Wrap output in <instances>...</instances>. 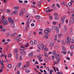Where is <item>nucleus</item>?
I'll return each mask as SVG.
<instances>
[{
    "instance_id": "1",
    "label": "nucleus",
    "mask_w": 74,
    "mask_h": 74,
    "mask_svg": "<svg viewBox=\"0 0 74 74\" xmlns=\"http://www.w3.org/2000/svg\"><path fill=\"white\" fill-rule=\"evenodd\" d=\"M6 19L5 18V17L4 16H2V19L1 20V21L3 23V25H7L8 23V21H6Z\"/></svg>"
},
{
    "instance_id": "2",
    "label": "nucleus",
    "mask_w": 74,
    "mask_h": 74,
    "mask_svg": "<svg viewBox=\"0 0 74 74\" xmlns=\"http://www.w3.org/2000/svg\"><path fill=\"white\" fill-rule=\"evenodd\" d=\"M26 12V9H22L21 10V12L19 14V16H22L23 14Z\"/></svg>"
},
{
    "instance_id": "3",
    "label": "nucleus",
    "mask_w": 74,
    "mask_h": 74,
    "mask_svg": "<svg viewBox=\"0 0 74 74\" xmlns=\"http://www.w3.org/2000/svg\"><path fill=\"white\" fill-rule=\"evenodd\" d=\"M51 31V29L47 28L46 29V30L44 31V32L45 33H48L50 32Z\"/></svg>"
},
{
    "instance_id": "4",
    "label": "nucleus",
    "mask_w": 74,
    "mask_h": 74,
    "mask_svg": "<svg viewBox=\"0 0 74 74\" xmlns=\"http://www.w3.org/2000/svg\"><path fill=\"white\" fill-rule=\"evenodd\" d=\"M74 19H73V18H71V20L69 22V26H71V25L70 24H73V23L74 22Z\"/></svg>"
},
{
    "instance_id": "5",
    "label": "nucleus",
    "mask_w": 74,
    "mask_h": 74,
    "mask_svg": "<svg viewBox=\"0 0 74 74\" xmlns=\"http://www.w3.org/2000/svg\"><path fill=\"white\" fill-rule=\"evenodd\" d=\"M53 9L50 10L49 7H48L46 9V12H51L52 11H53Z\"/></svg>"
},
{
    "instance_id": "6",
    "label": "nucleus",
    "mask_w": 74,
    "mask_h": 74,
    "mask_svg": "<svg viewBox=\"0 0 74 74\" xmlns=\"http://www.w3.org/2000/svg\"><path fill=\"white\" fill-rule=\"evenodd\" d=\"M30 22H31V20L29 19L26 23L27 27H29V24H28V23H30Z\"/></svg>"
},
{
    "instance_id": "7",
    "label": "nucleus",
    "mask_w": 74,
    "mask_h": 74,
    "mask_svg": "<svg viewBox=\"0 0 74 74\" xmlns=\"http://www.w3.org/2000/svg\"><path fill=\"white\" fill-rule=\"evenodd\" d=\"M22 65V63L21 62H19L18 63V69H21V65Z\"/></svg>"
},
{
    "instance_id": "8",
    "label": "nucleus",
    "mask_w": 74,
    "mask_h": 74,
    "mask_svg": "<svg viewBox=\"0 0 74 74\" xmlns=\"http://www.w3.org/2000/svg\"><path fill=\"white\" fill-rule=\"evenodd\" d=\"M1 32H5L6 31V29L4 28H3L1 30Z\"/></svg>"
},
{
    "instance_id": "9",
    "label": "nucleus",
    "mask_w": 74,
    "mask_h": 74,
    "mask_svg": "<svg viewBox=\"0 0 74 74\" xmlns=\"http://www.w3.org/2000/svg\"><path fill=\"white\" fill-rule=\"evenodd\" d=\"M69 34L70 35L71 34H73V29H72V28H71L70 29V31H69Z\"/></svg>"
},
{
    "instance_id": "10",
    "label": "nucleus",
    "mask_w": 74,
    "mask_h": 74,
    "mask_svg": "<svg viewBox=\"0 0 74 74\" xmlns=\"http://www.w3.org/2000/svg\"><path fill=\"white\" fill-rule=\"evenodd\" d=\"M7 67L9 69H11L12 68V65L11 64H8L7 66Z\"/></svg>"
},
{
    "instance_id": "11",
    "label": "nucleus",
    "mask_w": 74,
    "mask_h": 74,
    "mask_svg": "<svg viewBox=\"0 0 74 74\" xmlns=\"http://www.w3.org/2000/svg\"><path fill=\"white\" fill-rule=\"evenodd\" d=\"M30 16V14L29 13H26L25 15V16L26 18H28V17Z\"/></svg>"
},
{
    "instance_id": "12",
    "label": "nucleus",
    "mask_w": 74,
    "mask_h": 74,
    "mask_svg": "<svg viewBox=\"0 0 74 74\" xmlns=\"http://www.w3.org/2000/svg\"><path fill=\"white\" fill-rule=\"evenodd\" d=\"M33 52H31L29 55V58H32L33 56Z\"/></svg>"
},
{
    "instance_id": "13",
    "label": "nucleus",
    "mask_w": 74,
    "mask_h": 74,
    "mask_svg": "<svg viewBox=\"0 0 74 74\" xmlns=\"http://www.w3.org/2000/svg\"><path fill=\"white\" fill-rule=\"evenodd\" d=\"M54 44V41H52L51 42V44L50 45V46L51 47L52 46H53V45Z\"/></svg>"
},
{
    "instance_id": "14",
    "label": "nucleus",
    "mask_w": 74,
    "mask_h": 74,
    "mask_svg": "<svg viewBox=\"0 0 74 74\" xmlns=\"http://www.w3.org/2000/svg\"><path fill=\"white\" fill-rule=\"evenodd\" d=\"M56 29V26H53L52 27V30L53 31H55Z\"/></svg>"
},
{
    "instance_id": "15",
    "label": "nucleus",
    "mask_w": 74,
    "mask_h": 74,
    "mask_svg": "<svg viewBox=\"0 0 74 74\" xmlns=\"http://www.w3.org/2000/svg\"><path fill=\"white\" fill-rule=\"evenodd\" d=\"M3 62H4V61L3 60H0V64L1 65V66H3Z\"/></svg>"
},
{
    "instance_id": "16",
    "label": "nucleus",
    "mask_w": 74,
    "mask_h": 74,
    "mask_svg": "<svg viewBox=\"0 0 74 74\" xmlns=\"http://www.w3.org/2000/svg\"><path fill=\"white\" fill-rule=\"evenodd\" d=\"M16 33H15L13 34H11L10 35V36H11V37H14V36H16Z\"/></svg>"
},
{
    "instance_id": "17",
    "label": "nucleus",
    "mask_w": 74,
    "mask_h": 74,
    "mask_svg": "<svg viewBox=\"0 0 74 74\" xmlns=\"http://www.w3.org/2000/svg\"><path fill=\"white\" fill-rule=\"evenodd\" d=\"M55 58L56 60H57V62H59V60H60V58L57 57H55Z\"/></svg>"
},
{
    "instance_id": "18",
    "label": "nucleus",
    "mask_w": 74,
    "mask_h": 74,
    "mask_svg": "<svg viewBox=\"0 0 74 74\" xmlns=\"http://www.w3.org/2000/svg\"><path fill=\"white\" fill-rule=\"evenodd\" d=\"M14 9L15 10H18V9H19V6H15L14 8Z\"/></svg>"
},
{
    "instance_id": "19",
    "label": "nucleus",
    "mask_w": 74,
    "mask_h": 74,
    "mask_svg": "<svg viewBox=\"0 0 74 74\" xmlns=\"http://www.w3.org/2000/svg\"><path fill=\"white\" fill-rule=\"evenodd\" d=\"M62 48L63 51H66V49L65 47H64L62 46Z\"/></svg>"
},
{
    "instance_id": "20",
    "label": "nucleus",
    "mask_w": 74,
    "mask_h": 74,
    "mask_svg": "<svg viewBox=\"0 0 74 74\" xmlns=\"http://www.w3.org/2000/svg\"><path fill=\"white\" fill-rule=\"evenodd\" d=\"M72 4H73V3L71 2H70L68 3V5L70 7L72 5Z\"/></svg>"
},
{
    "instance_id": "21",
    "label": "nucleus",
    "mask_w": 74,
    "mask_h": 74,
    "mask_svg": "<svg viewBox=\"0 0 74 74\" xmlns=\"http://www.w3.org/2000/svg\"><path fill=\"white\" fill-rule=\"evenodd\" d=\"M40 48H41V49H44V45H43V44L41 45Z\"/></svg>"
},
{
    "instance_id": "22",
    "label": "nucleus",
    "mask_w": 74,
    "mask_h": 74,
    "mask_svg": "<svg viewBox=\"0 0 74 74\" xmlns=\"http://www.w3.org/2000/svg\"><path fill=\"white\" fill-rule=\"evenodd\" d=\"M44 54L45 55V56L46 57V58H47L48 56V55H47V53L45 52H44Z\"/></svg>"
},
{
    "instance_id": "23",
    "label": "nucleus",
    "mask_w": 74,
    "mask_h": 74,
    "mask_svg": "<svg viewBox=\"0 0 74 74\" xmlns=\"http://www.w3.org/2000/svg\"><path fill=\"white\" fill-rule=\"evenodd\" d=\"M8 21H9V23H10L11 21H12V19H11V17H9L8 18Z\"/></svg>"
},
{
    "instance_id": "24",
    "label": "nucleus",
    "mask_w": 74,
    "mask_h": 74,
    "mask_svg": "<svg viewBox=\"0 0 74 74\" xmlns=\"http://www.w3.org/2000/svg\"><path fill=\"white\" fill-rule=\"evenodd\" d=\"M21 54V55H25V53H26V52L25 51H23L21 52L20 53Z\"/></svg>"
},
{
    "instance_id": "25",
    "label": "nucleus",
    "mask_w": 74,
    "mask_h": 74,
    "mask_svg": "<svg viewBox=\"0 0 74 74\" xmlns=\"http://www.w3.org/2000/svg\"><path fill=\"white\" fill-rule=\"evenodd\" d=\"M54 19H56V20H58L59 19V17L56 16H54Z\"/></svg>"
},
{
    "instance_id": "26",
    "label": "nucleus",
    "mask_w": 74,
    "mask_h": 74,
    "mask_svg": "<svg viewBox=\"0 0 74 74\" xmlns=\"http://www.w3.org/2000/svg\"><path fill=\"white\" fill-rule=\"evenodd\" d=\"M35 18H37L38 19H40V16L38 15H37L35 16Z\"/></svg>"
},
{
    "instance_id": "27",
    "label": "nucleus",
    "mask_w": 74,
    "mask_h": 74,
    "mask_svg": "<svg viewBox=\"0 0 74 74\" xmlns=\"http://www.w3.org/2000/svg\"><path fill=\"white\" fill-rule=\"evenodd\" d=\"M67 40L68 41L71 42V39L69 38V36H68V38H67Z\"/></svg>"
},
{
    "instance_id": "28",
    "label": "nucleus",
    "mask_w": 74,
    "mask_h": 74,
    "mask_svg": "<svg viewBox=\"0 0 74 74\" xmlns=\"http://www.w3.org/2000/svg\"><path fill=\"white\" fill-rule=\"evenodd\" d=\"M11 26L12 27H15V25L14 23L11 24Z\"/></svg>"
},
{
    "instance_id": "29",
    "label": "nucleus",
    "mask_w": 74,
    "mask_h": 74,
    "mask_svg": "<svg viewBox=\"0 0 74 74\" xmlns=\"http://www.w3.org/2000/svg\"><path fill=\"white\" fill-rule=\"evenodd\" d=\"M62 42L63 45H65V44H66V43H65L64 41L63 40H62Z\"/></svg>"
},
{
    "instance_id": "30",
    "label": "nucleus",
    "mask_w": 74,
    "mask_h": 74,
    "mask_svg": "<svg viewBox=\"0 0 74 74\" xmlns=\"http://www.w3.org/2000/svg\"><path fill=\"white\" fill-rule=\"evenodd\" d=\"M15 56H16V59H18V57L19 56V55L17 54Z\"/></svg>"
},
{
    "instance_id": "31",
    "label": "nucleus",
    "mask_w": 74,
    "mask_h": 74,
    "mask_svg": "<svg viewBox=\"0 0 74 74\" xmlns=\"http://www.w3.org/2000/svg\"><path fill=\"white\" fill-rule=\"evenodd\" d=\"M66 16H64L63 18L62 17H61V19H62V20L64 21V20L66 18Z\"/></svg>"
},
{
    "instance_id": "32",
    "label": "nucleus",
    "mask_w": 74,
    "mask_h": 74,
    "mask_svg": "<svg viewBox=\"0 0 74 74\" xmlns=\"http://www.w3.org/2000/svg\"><path fill=\"white\" fill-rule=\"evenodd\" d=\"M17 10H15L14 12H13V13L14 14H17Z\"/></svg>"
},
{
    "instance_id": "33",
    "label": "nucleus",
    "mask_w": 74,
    "mask_h": 74,
    "mask_svg": "<svg viewBox=\"0 0 74 74\" xmlns=\"http://www.w3.org/2000/svg\"><path fill=\"white\" fill-rule=\"evenodd\" d=\"M38 48L39 49H41V46H40V45H38Z\"/></svg>"
},
{
    "instance_id": "34",
    "label": "nucleus",
    "mask_w": 74,
    "mask_h": 74,
    "mask_svg": "<svg viewBox=\"0 0 74 74\" xmlns=\"http://www.w3.org/2000/svg\"><path fill=\"white\" fill-rule=\"evenodd\" d=\"M48 35H45L44 36V37L45 38H48Z\"/></svg>"
},
{
    "instance_id": "35",
    "label": "nucleus",
    "mask_w": 74,
    "mask_h": 74,
    "mask_svg": "<svg viewBox=\"0 0 74 74\" xmlns=\"http://www.w3.org/2000/svg\"><path fill=\"white\" fill-rule=\"evenodd\" d=\"M6 11L8 13H10V10L9 9L7 10H6Z\"/></svg>"
},
{
    "instance_id": "36",
    "label": "nucleus",
    "mask_w": 74,
    "mask_h": 74,
    "mask_svg": "<svg viewBox=\"0 0 74 74\" xmlns=\"http://www.w3.org/2000/svg\"><path fill=\"white\" fill-rule=\"evenodd\" d=\"M71 49H74V46L73 45H72V46H71L70 47Z\"/></svg>"
},
{
    "instance_id": "37",
    "label": "nucleus",
    "mask_w": 74,
    "mask_h": 74,
    "mask_svg": "<svg viewBox=\"0 0 74 74\" xmlns=\"http://www.w3.org/2000/svg\"><path fill=\"white\" fill-rule=\"evenodd\" d=\"M61 4L62 5H66V3L64 2H63L61 3Z\"/></svg>"
},
{
    "instance_id": "38",
    "label": "nucleus",
    "mask_w": 74,
    "mask_h": 74,
    "mask_svg": "<svg viewBox=\"0 0 74 74\" xmlns=\"http://www.w3.org/2000/svg\"><path fill=\"white\" fill-rule=\"evenodd\" d=\"M19 39H20V38L19 37H17L16 38V40H19Z\"/></svg>"
},
{
    "instance_id": "39",
    "label": "nucleus",
    "mask_w": 74,
    "mask_h": 74,
    "mask_svg": "<svg viewBox=\"0 0 74 74\" xmlns=\"http://www.w3.org/2000/svg\"><path fill=\"white\" fill-rule=\"evenodd\" d=\"M62 52L63 54H64V55H66L67 53V52L66 51H62Z\"/></svg>"
},
{
    "instance_id": "40",
    "label": "nucleus",
    "mask_w": 74,
    "mask_h": 74,
    "mask_svg": "<svg viewBox=\"0 0 74 74\" xmlns=\"http://www.w3.org/2000/svg\"><path fill=\"white\" fill-rule=\"evenodd\" d=\"M63 30H64V31H66V26H64V27Z\"/></svg>"
},
{
    "instance_id": "41",
    "label": "nucleus",
    "mask_w": 74,
    "mask_h": 74,
    "mask_svg": "<svg viewBox=\"0 0 74 74\" xmlns=\"http://www.w3.org/2000/svg\"><path fill=\"white\" fill-rule=\"evenodd\" d=\"M61 22L62 23H64V20L62 19H61Z\"/></svg>"
},
{
    "instance_id": "42",
    "label": "nucleus",
    "mask_w": 74,
    "mask_h": 74,
    "mask_svg": "<svg viewBox=\"0 0 74 74\" xmlns=\"http://www.w3.org/2000/svg\"><path fill=\"white\" fill-rule=\"evenodd\" d=\"M41 55H39L38 56V58H39V59H41Z\"/></svg>"
},
{
    "instance_id": "43",
    "label": "nucleus",
    "mask_w": 74,
    "mask_h": 74,
    "mask_svg": "<svg viewBox=\"0 0 74 74\" xmlns=\"http://www.w3.org/2000/svg\"><path fill=\"white\" fill-rule=\"evenodd\" d=\"M25 71L26 73H29V71L28 70V69H25Z\"/></svg>"
},
{
    "instance_id": "44",
    "label": "nucleus",
    "mask_w": 74,
    "mask_h": 74,
    "mask_svg": "<svg viewBox=\"0 0 74 74\" xmlns=\"http://www.w3.org/2000/svg\"><path fill=\"white\" fill-rule=\"evenodd\" d=\"M5 56V54H2L0 56V57H1V58H2V57H3V56Z\"/></svg>"
},
{
    "instance_id": "45",
    "label": "nucleus",
    "mask_w": 74,
    "mask_h": 74,
    "mask_svg": "<svg viewBox=\"0 0 74 74\" xmlns=\"http://www.w3.org/2000/svg\"><path fill=\"white\" fill-rule=\"evenodd\" d=\"M34 44H37V41H36V40H35L34 41Z\"/></svg>"
},
{
    "instance_id": "46",
    "label": "nucleus",
    "mask_w": 74,
    "mask_h": 74,
    "mask_svg": "<svg viewBox=\"0 0 74 74\" xmlns=\"http://www.w3.org/2000/svg\"><path fill=\"white\" fill-rule=\"evenodd\" d=\"M53 55H55V53H56V51H53Z\"/></svg>"
},
{
    "instance_id": "47",
    "label": "nucleus",
    "mask_w": 74,
    "mask_h": 74,
    "mask_svg": "<svg viewBox=\"0 0 74 74\" xmlns=\"http://www.w3.org/2000/svg\"><path fill=\"white\" fill-rule=\"evenodd\" d=\"M12 55V54H9V55H8V58H10L11 56Z\"/></svg>"
},
{
    "instance_id": "48",
    "label": "nucleus",
    "mask_w": 74,
    "mask_h": 74,
    "mask_svg": "<svg viewBox=\"0 0 74 74\" xmlns=\"http://www.w3.org/2000/svg\"><path fill=\"white\" fill-rule=\"evenodd\" d=\"M45 51H48V48H47V47H45Z\"/></svg>"
},
{
    "instance_id": "49",
    "label": "nucleus",
    "mask_w": 74,
    "mask_h": 74,
    "mask_svg": "<svg viewBox=\"0 0 74 74\" xmlns=\"http://www.w3.org/2000/svg\"><path fill=\"white\" fill-rule=\"evenodd\" d=\"M18 49H15L14 51L16 53V52H17V51H18Z\"/></svg>"
},
{
    "instance_id": "50",
    "label": "nucleus",
    "mask_w": 74,
    "mask_h": 74,
    "mask_svg": "<svg viewBox=\"0 0 74 74\" xmlns=\"http://www.w3.org/2000/svg\"><path fill=\"white\" fill-rule=\"evenodd\" d=\"M44 60L46 62H47L48 61V59L47 58H45L44 59Z\"/></svg>"
},
{
    "instance_id": "51",
    "label": "nucleus",
    "mask_w": 74,
    "mask_h": 74,
    "mask_svg": "<svg viewBox=\"0 0 74 74\" xmlns=\"http://www.w3.org/2000/svg\"><path fill=\"white\" fill-rule=\"evenodd\" d=\"M57 6L58 7V8H60V5H59V4H56Z\"/></svg>"
},
{
    "instance_id": "52",
    "label": "nucleus",
    "mask_w": 74,
    "mask_h": 74,
    "mask_svg": "<svg viewBox=\"0 0 74 74\" xmlns=\"http://www.w3.org/2000/svg\"><path fill=\"white\" fill-rule=\"evenodd\" d=\"M54 64H58V62H56L55 61H54Z\"/></svg>"
},
{
    "instance_id": "53",
    "label": "nucleus",
    "mask_w": 74,
    "mask_h": 74,
    "mask_svg": "<svg viewBox=\"0 0 74 74\" xmlns=\"http://www.w3.org/2000/svg\"><path fill=\"white\" fill-rule=\"evenodd\" d=\"M56 30H59V27H56Z\"/></svg>"
},
{
    "instance_id": "54",
    "label": "nucleus",
    "mask_w": 74,
    "mask_h": 74,
    "mask_svg": "<svg viewBox=\"0 0 74 74\" xmlns=\"http://www.w3.org/2000/svg\"><path fill=\"white\" fill-rule=\"evenodd\" d=\"M30 43L31 45L33 44V42L32 40L31 41Z\"/></svg>"
},
{
    "instance_id": "55",
    "label": "nucleus",
    "mask_w": 74,
    "mask_h": 74,
    "mask_svg": "<svg viewBox=\"0 0 74 74\" xmlns=\"http://www.w3.org/2000/svg\"><path fill=\"white\" fill-rule=\"evenodd\" d=\"M29 43H27V45L25 46V47H27L29 46Z\"/></svg>"
},
{
    "instance_id": "56",
    "label": "nucleus",
    "mask_w": 74,
    "mask_h": 74,
    "mask_svg": "<svg viewBox=\"0 0 74 74\" xmlns=\"http://www.w3.org/2000/svg\"><path fill=\"white\" fill-rule=\"evenodd\" d=\"M70 55H71V56H73V52H71V53Z\"/></svg>"
},
{
    "instance_id": "57",
    "label": "nucleus",
    "mask_w": 74,
    "mask_h": 74,
    "mask_svg": "<svg viewBox=\"0 0 74 74\" xmlns=\"http://www.w3.org/2000/svg\"><path fill=\"white\" fill-rule=\"evenodd\" d=\"M41 5V3L40 2H38V6H40Z\"/></svg>"
},
{
    "instance_id": "58",
    "label": "nucleus",
    "mask_w": 74,
    "mask_h": 74,
    "mask_svg": "<svg viewBox=\"0 0 74 74\" xmlns=\"http://www.w3.org/2000/svg\"><path fill=\"white\" fill-rule=\"evenodd\" d=\"M28 29V27H26L25 28V31H27V29Z\"/></svg>"
},
{
    "instance_id": "59",
    "label": "nucleus",
    "mask_w": 74,
    "mask_h": 74,
    "mask_svg": "<svg viewBox=\"0 0 74 74\" xmlns=\"http://www.w3.org/2000/svg\"><path fill=\"white\" fill-rule=\"evenodd\" d=\"M52 58L53 59V60H54L55 59V58L54 57V56H52Z\"/></svg>"
},
{
    "instance_id": "60",
    "label": "nucleus",
    "mask_w": 74,
    "mask_h": 74,
    "mask_svg": "<svg viewBox=\"0 0 74 74\" xmlns=\"http://www.w3.org/2000/svg\"><path fill=\"white\" fill-rule=\"evenodd\" d=\"M5 41V39H3L2 41V42H4Z\"/></svg>"
},
{
    "instance_id": "61",
    "label": "nucleus",
    "mask_w": 74,
    "mask_h": 74,
    "mask_svg": "<svg viewBox=\"0 0 74 74\" xmlns=\"http://www.w3.org/2000/svg\"><path fill=\"white\" fill-rule=\"evenodd\" d=\"M53 72V70H50V73H52Z\"/></svg>"
},
{
    "instance_id": "62",
    "label": "nucleus",
    "mask_w": 74,
    "mask_h": 74,
    "mask_svg": "<svg viewBox=\"0 0 74 74\" xmlns=\"http://www.w3.org/2000/svg\"><path fill=\"white\" fill-rule=\"evenodd\" d=\"M62 37V35L60 34L58 35V37L60 38V37Z\"/></svg>"
},
{
    "instance_id": "63",
    "label": "nucleus",
    "mask_w": 74,
    "mask_h": 74,
    "mask_svg": "<svg viewBox=\"0 0 74 74\" xmlns=\"http://www.w3.org/2000/svg\"><path fill=\"white\" fill-rule=\"evenodd\" d=\"M22 57H21V56H20L19 58V60H22Z\"/></svg>"
},
{
    "instance_id": "64",
    "label": "nucleus",
    "mask_w": 74,
    "mask_h": 74,
    "mask_svg": "<svg viewBox=\"0 0 74 74\" xmlns=\"http://www.w3.org/2000/svg\"><path fill=\"white\" fill-rule=\"evenodd\" d=\"M19 1L20 3H23V1H20V0H19Z\"/></svg>"
}]
</instances>
